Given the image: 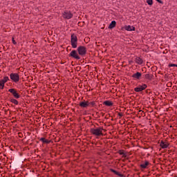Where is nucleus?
<instances>
[{"label":"nucleus","mask_w":177,"mask_h":177,"mask_svg":"<svg viewBox=\"0 0 177 177\" xmlns=\"http://www.w3.org/2000/svg\"><path fill=\"white\" fill-rule=\"evenodd\" d=\"M103 104L104 106H107L108 107H111V106H113V102L110 100H106L103 102Z\"/></svg>","instance_id":"15"},{"label":"nucleus","mask_w":177,"mask_h":177,"mask_svg":"<svg viewBox=\"0 0 177 177\" xmlns=\"http://www.w3.org/2000/svg\"><path fill=\"white\" fill-rule=\"evenodd\" d=\"M10 102L11 103H13V104H15V105H17V104H19V101H17V100H16V99H15V98H11V99L10 100Z\"/></svg>","instance_id":"22"},{"label":"nucleus","mask_w":177,"mask_h":177,"mask_svg":"<svg viewBox=\"0 0 177 177\" xmlns=\"http://www.w3.org/2000/svg\"><path fill=\"white\" fill-rule=\"evenodd\" d=\"M0 167H1V163H0Z\"/></svg>","instance_id":"31"},{"label":"nucleus","mask_w":177,"mask_h":177,"mask_svg":"<svg viewBox=\"0 0 177 177\" xmlns=\"http://www.w3.org/2000/svg\"><path fill=\"white\" fill-rule=\"evenodd\" d=\"M12 44H14V45H17V42H16V40H15V37H12Z\"/></svg>","instance_id":"26"},{"label":"nucleus","mask_w":177,"mask_h":177,"mask_svg":"<svg viewBox=\"0 0 177 177\" xmlns=\"http://www.w3.org/2000/svg\"><path fill=\"white\" fill-rule=\"evenodd\" d=\"M10 78L12 82H15V84H17L19 81H20V76L19 75V73H12L10 74Z\"/></svg>","instance_id":"3"},{"label":"nucleus","mask_w":177,"mask_h":177,"mask_svg":"<svg viewBox=\"0 0 177 177\" xmlns=\"http://www.w3.org/2000/svg\"><path fill=\"white\" fill-rule=\"evenodd\" d=\"M39 140H40V142H42V143H46L47 145H49V143H50V141L46 139L45 138H41L39 139Z\"/></svg>","instance_id":"17"},{"label":"nucleus","mask_w":177,"mask_h":177,"mask_svg":"<svg viewBox=\"0 0 177 177\" xmlns=\"http://www.w3.org/2000/svg\"><path fill=\"white\" fill-rule=\"evenodd\" d=\"M118 115L120 117V119H121V118L124 115V113H122V112H120L118 113Z\"/></svg>","instance_id":"28"},{"label":"nucleus","mask_w":177,"mask_h":177,"mask_svg":"<svg viewBox=\"0 0 177 177\" xmlns=\"http://www.w3.org/2000/svg\"><path fill=\"white\" fill-rule=\"evenodd\" d=\"M77 52L80 56H85V55H86V52H87L86 47H85L84 46H80L77 48Z\"/></svg>","instance_id":"4"},{"label":"nucleus","mask_w":177,"mask_h":177,"mask_svg":"<svg viewBox=\"0 0 177 177\" xmlns=\"http://www.w3.org/2000/svg\"><path fill=\"white\" fill-rule=\"evenodd\" d=\"M116 24H117V22H115V21H112L109 26V28H110V29L114 28V27H115Z\"/></svg>","instance_id":"20"},{"label":"nucleus","mask_w":177,"mask_h":177,"mask_svg":"<svg viewBox=\"0 0 177 177\" xmlns=\"http://www.w3.org/2000/svg\"><path fill=\"white\" fill-rule=\"evenodd\" d=\"M131 77L134 80H140V78H142V73L140 72H136V73L133 74Z\"/></svg>","instance_id":"13"},{"label":"nucleus","mask_w":177,"mask_h":177,"mask_svg":"<svg viewBox=\"0 0 177 177\" xmlns=\"http://www.w3.org/2000/svg\"><path fill=\"white\" fill-rule=\"evenodd\" d=\"M157 2H158L159 3H162V1L161 0H156Z\"/></svg>","instance_id":"29"},{"label":"nucleus","mask_w":177,"mask_h":177,"mask_svg":"<svg viewBox=\"0 0 177 177\" xmlns=\"http://www.w3.org/2000/svg\"><path fill=\"white\" fill-rule=\"evenodd\" d=\"M138 114H140V115L145 117V112L142 110L138 111Z\"/></svg>","instance_id":"24"},{"label":"nucleus","mask_w":177,"mask_h":177,"mask_svg":"<svg viewBox=\"0 0 177 177\" xmlns=\"http://www.w3.org/2000/svg\"><path fill=\"white\" fill-rule=\"evenodd\" d=\"M79 106L83 109H86V107H89V102L84 100L80 102Z\"/></svg>","instance_id":"12"},{"label":"nucleus","mask_w":177,"mask_h":177,"mask_svg":"<svg viewBox=\"0 0 177 177\" xmlns=\"http://www.w3.org/2000/svg\"><path fill=\"white\" fill-rule=\"evenodd\" d=\"M169 67H176V64H169Z\"/></svg>","instance_id":"27"},{"label":"nucleus","mask_w":177,"mask_h":177,"mask_svg":"<svg viewBox=\"0 0 177 177\" xmlns=\"http://www.w3.org/2000/svg\"><path fill=\"white\" fill-rule=\"evenodd\" d=\"M71 44L73 49H75L77 46H78V37H77V35L74 33L71 36Z\"/></svg>","instance_id":"1"},{"label":"nucleus","mask_w":177,"mask_h":177,"mask_svg":"<svg viewBox=\"0 0 177 177\" xmlns=\"http://www.w3.org/2000/svg\"><path fill=\"white\" fill-rule=\"evenodd\" d=\"M118 154H120V156H122L123 158H127V153L124 152V150H120L118 151Z\"/></svg>","instance_id":"21"},{"label":"nucleus","mask_w":177,"mask_h":177,"mask_svg":"<svg viewBox=\"0 0 177 177\" xmlns=\"http://www.w3.org/2000/svg\"><path fill=\"white\" fill-rule=\"evenodd\" d=\"M135 62L137 64L142 65V64H143V59L142 58H140V57H136L135 58Z\"/></svg>","instance_id":"14"},{"label":"nucleus","mask_w":177,"mask_h":177,"mask_svg":"<svg viewBox=\"0 0 177 177\" xmlns=\"http://www.w3.org/2000/svg\"><path fill=\"white\" fill-rule=\"evenodd\" d=\"M125 30L127 31H135V27L131 26H125Z\"/></svg>","instance_id":"19"},{"label":"nucleus","mask_w":177,"mask_h":177,"mask_svg":"<svg viewBox=\"0 0 177 177\" xmlns=\"http://www.w3.org/2000/svg\"><path fill=\"white\" fill-rule=\"evenodd\" d=\"M147 88V84H142V85H138L137 87L134 88L135 92H142Z\"/></svg>","instance_id":"7"},{"label":"nucleus","mask_w":177,"mask_h":177,"mask_svg":"<svg viewBox=\"0 0 177 177\" xmlns=\"http://www.w3.org/2000/svg\"><path fill=\"white\" fill-rule=\"evenodd\" d=\"M88 106H91V107H95V106H96V102L95 101L88 102Z\"/></svg>","instance_id":"23"},{"label":"nucleus","mask_w":177,"mask_h":177,"mask_svg":"<svg viewBox=\"0 0 177 177\" xmlns=\"http://www.w3.org/2000/svg\"><path fill=\"white\" fill-rule=\"evenodd\" d=\"M160 146L162 149H168V146H169V142L167 140H161L160 142Z\"/></svg>","instance_id":"11"},{"label":"nucleus","mask_w":177,"mask_h":177,"mask_svg":"<svg viewBox=\"0 0 177 177\" xmlns=\"http://www.w3.org/2000/svg\"><path fill=\"white\" fill-rule=\"evenodd\" d=\"M109 171L111 172H113V174H115V175H117L118 176H120L122 177V174H120L118 171H115L114 169H110Z\"/></svg>","instance_id":"18"},{"label":"nucleus","mask_w":177,"mask_h":177,"mask_svg":"<svg viewBox=\"0 0 177 177\" xmlns=\"http://www.w3.org/2000/svg\"><path fill=\"white\" fill-rule=\"evenodd\" d=\"M9 81V77L6 76L3 80H0V89H3L5 88V84Z\"/></svg>","instance_id":"8"},{"label":"nucleus","mask_w":177,"mask_h":177,"mask_svg":"<svg viewBox=\"0 0 177 177\" xmlns=\"http://www.w3.org/2000/svg\"><path fill=\"white\" fill-rule=\"evenodd\" d=\"M149 165H150V162L148 160H145L140 165V169H147Z\"/></svg>","instance_id":"9"},{"label":"nucleus","mask_w":177,"mask_h":177,"mask_svg":"<svg viewBox=\"0 0 177 177\" xmlns=\"http://www.w3.org/2000/svg\"><path fill=\"white\" fill-rule=\"evenodd\" d=\"M103 128L102 127H98L97 129H91L90 132L92 133V135H94L95 136H103Z\"/></svg>","instance_id":"2"},{"label":"nucleus","mask_w":177,"mask_h":177,"mask_svg":"<svg viewBox=\"0 0 177 177\" xmlns=\"http://www.w3.org/2000/svg\"><path fill=\"white\" fill-rule=\"evenodd\" d=\"M147 3H148V5H153V0H147Z\"/></svg>","instance_id":"25"},{"label":"nucleus","mask_w":177,"mask_h":177,"mask_svg":"<svg viewBox=\"0 0 177 177\" xmlns=\"http://www.w3.org/2000/svg\"><path fill=\"white\" fill-rule=\"evenodd\" d=\"M70 57H73V59H75L76 60H80L81 59V57L79 55L78 53L75 50H73L70 54Z\"/></svg>","instance_id":"6"},{"label":"nucleus","mask_w":177,"mask_h":177,"mask_svg":"<svg viewBox=\"0 0 177 177\" xmlns=\"http://www.w3.org/2000/svg\"><path fill=\"white\" fill-rule=\"evenodd\" d=\"M63 17L64 19H66V20H70V19H73V13L66 10L63 13Z\"/></svg>","instance_id":"10"},{"label":"nucleus","mask_w":177,"mask_h":177,"mask_svg":"<svg viewBox=\"0 0 177 177\" xmlns=\"http://www.w3.org/2000/svg\"><path fill=\"white\" fill-rule=\"evenodd\" d=\"M145 80H149V81H151L153 80V75L147 73L145 75Z\"/></svg>","instance_id":"16"},{"label":"nucleus","mask_w":177,"mask_h":177,"mask_svg":"<svg viewBox=\"0 0 177 177\" xmlns=\"http://www.w3.org/2000/svg\"><path fill=\"white\" fill-rule=\"evenodd\" d=\"M8 92H10V93L12 95L15 99H20V94L17 92V90H16V88H10L8 89Z\"/></svg>","instance_id":"5"},{"label":"nucleus","mask_w":177,"mask_h":177,"mask_svg":"<svg viewBox=\"0 0 177 177\" xmlns=\"http://www.w3.org/2000/svg\"><path fill=\"white\" fill-rule=\"evenodd\" d=\"M176 67H177V64H176Z\"/></svg>","instance_id":"30"}]
</instances>
